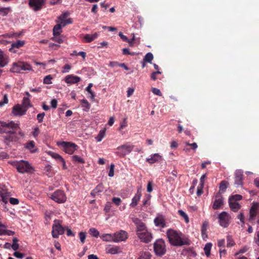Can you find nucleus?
<instances>
[{"instance_id": "obj_1", "label": "nucleus", "mask_w": 259, "mask_h": 259, "mask_svg": "<svg viewBox=\"0 0 259 259\" xmlns=\"http://www.w3.org/2000/svg\"><path fill=\"white\" fill-rule=\"evenodd\" d=\"M18 130H20L19 123H15L13 121L10 122L0 121V133L7 134L4 137V142L7 144L14 141L16 139L14 135Z\"/></svg>"}, {"instance_id": "obj_2", "label": "nucleus", "mask_w": 259, "mask_h": 259, "mask_svg": "<svg viewBox=\"0 0 259 259\" xmlns=\"http://www.w3.org/2000/svg\"><path fill=\"white\" fill-rule=\"evenodd\" d=\"M169 242L172 246H181L189 245V240L181 232L172 229H168L166 232Z\"/></svg>"}, {"instance_id": "obj_3", "label": "nucleus", "mask_w": 259, "mask_h": 259, "mask_svg": "<svg viewBox=\"0 0 259 259\" xmlns=\"http://www.w3.org/2000/svg\"><path fill=\"white\" fill-rule=\"evenodd\" d=\"M22 71H33L32 66L27 62L19 61L13 63L10 71L15 73H20Z\"/></svg>"}, {"instance_id": "obj_4", "label": "nucleus", "mask_w": 259, "mask_h": 259, "mask_svg": "<svg viewBox=\"0 0 259 259\" xmlns=\"http://www.w3.org/2000/svg\"><path fill=\"white\" fill-rule=\"evenodd\" d=\"M13 165L20 173H31L34 171V168L31 165L28 161L26 160H22L14 161Z\"/></svg>"}, {"instance_id": "obj_5", "label": "nucleus", "mask_w": 259, "mask_h": 259, "mask_svg": "<svg viewBox=\"0 0 259 259\" xmlns=\"http://www.w3.org/2000/svg\"><path fill=\"white\" fill-rule=\"evenodd\" d=\"M66 18L58 17V19L56 20L57 24L53 28L54 35H60L62 32V28L65 26L67 24L72 23V20L71 18L66 19Z\"/></svg>"}, {"instance_id": "obj_6", "label": "nucleus", "mask_w": 259, "mask_h": 259, "mask_svg": "<svg viewBox=\"0 0 259 259\" xmlns=\"http://www.w3.org/2000/svg\"><path fill=\"white\" fill-rule=\"evenodd\" d=\"M135 146L130 142H126L123 145L118 146L116 148L115 154L120 157H124L130 154L134 149Z\"/></svg>"}, {"instance_id": "obj_7", "label": "nucleus", "mask_w": 259, "mask_h": 259, "mask_svg": "<svg viewBox=\"0 0 259 259\" xmlns=\"http://www.w3.org/2000/svg\"><path fill=\"white\" fill-rule=\"evenodd\" d=\"M57 145L63 147V151L69 155L73 154L78 148L76 144L69 142L59 141L57 142Z\"/></svg>"}, {"instance_id": "obj_8", "label": "nucleus", "mask_w": 259, "mask_h": 259, "mask_svg": "<svg viewBox=\"0 0 259 259\" xmlns=\"http://www.w3.org/2000/svg\"><path fill=\"white\" fill-rule=\"evenodd\" d=\"M242 196L239 194H235L230 196L229 198V204L231 209L233 211H237L240 209L241 205L238 201L241 200Z\"/></svg>"}, {"instance_id": "obj_9", "label": "nucleus", "mask_w": 259, "mask_h": 259, "mask_svg": "<svg viewBox=\"0 0 259 259\" xmlns=\"http://www.w3.org/2000/svg\"><path fill=\"white\" fill-rule=\"evenodd\" d=\"M154 250L157 255L161 256L166 252L165 242L162 239L157 240L154 244Z\"/></svg>"}, {"instance_id": "obj_10", "label": "nucleus", "mask_w": 259, "mask_h": 259, "mask_svg": "<svg viewBox=\"0 0 259 259\" xmlns=\"http://www.w3.org/2000/svg\"><path fill=\"white\" fill-rule=\"evenodd\" d=\"M64 232V229L60 224V221L59 220H55L52 227V234L53 237L57 238L60 235L63 234Z\"/></svg>"}, {"instance_id": "obj_11", "label": "nucleus", "mask_w": 259, "mask_h": 259, "mask_svg": "<svg viewBox=\"0 0 259 259\" xmlns=\"http://www.w3.org/2000/svg\"><path fill=\"white\" fill-rule=\"evenodd\" d=\"M230 219L231 217L229 213L223 211L219 214V223L222 227L227 228L229 225Z\"/></svg>"}, {"instance_id": "obj_12", "label": "nucleus", "mask_w": 259, "mask_h": 259, "mask_svg": "<svg viewBox=\"0 0 259 259\" xmlns=\"http://www.w3.org/2000/svg\"><path fill=\"white\" fill-rule=\"evenodd\" d=\"M46 0H29V6L30 8L37 12L41 10L45 6Z\"/></svg>"}, {"instance_id": "obj_13", "label": "nucleus", "mask_w": 259, "mask_h": 259, "mask_svg": "<svg viewBox=\"0 0 259 259\" xmlns=\"http://www.w3.org/2000/svg\"><path fill=\"white\" fill-rule=\"evenodd\" d=\"M52 200L59 203H63L66 202L67 197L65 193L61 190L56 191L51 196Z\"/></svg>"}, {"instance_id": "obj_14", "label": "nucleus", "mask_w": 259, "mask_h": 259, "mask_svg": "<svg viewBox=\"0 0 259 259\" xmlns=\"http://www.w3.org/2000/svg\"><path fill=\"white\" fill-rule=\"evenodd\" d=\"M243 171L242 169H237L234 173V184L237 187H242L243 182Z\"/></svg>"}, {"instance_id": "obj_15", "label": "nucleus", "mask_w": 259, "mask_h": 259, "mask_svg": "<svg viewBox=\"0 0 259 259\" xmlns=\"http://www.w3.org/2000/svg\"><path fill=\"white\" fill-rule=\"evenodd\" d=\"M27 111V109L18 104L12 108V114L15 116H21L25 115Z\"/></svg>"}, {"instance_id": "obj_16", "label": "nucleus", "mask_w": 259, "mask_h": 259, "mask_svg": "<svg viewBox=\"0 0 259 259\" xmlns=\"http://www.w3.org/2000/svg\"><path fill=\"white\" fill-rule=\"evenodd\" d=\"M113 234L114 242L124 241L126 240L128 237L127 233L124 230H120L119 231L113 233Z\"/></svg>"}, {"instance_id": "obj_17", "label": "nucleus", "mask_w": 259, "mask_h": 259, "mask_svg": "<svg viewBox=\"0 0 259 259\" xmlns=\"http://www.w3.org/2000/svg\"><path fill=\"white\" fill-rule=\"evenodd\" d=\"M140 240L146 243L150 242L152 238V234L148 230L137 234Z\"/></svg>"}, {"instance_id": "obj_18", "label": "nucleus", "mask_w": 259, "mask_h": 259, "mask_svg": "<svg viewBox=\"0 0 259 259\" xmlns=\"http://www.w3.org/2000/svg\"><path fill=\"white\" fill-rule=\"evenodd\" d=\"M133 222L136 226L137 235L147 230L145 224L138 218H133Z\"/></svg>"}, {"instance_id": "obj_19", "label": "nucleus", "mask_w": 259, "mask_h": 259, "mask_svg": "<svg viewBox=\"0 0 259 259\" xmlns=\"http://www.w3.org/2000/svg\"><path fill=\"white\" fill-rule=\"evenodd\" d=\"M259 214V203L253 202L250 209L249 220H253L255 219L257 214Z\"/></svg>"}, {"instance_id": "obj_20", "label": "nucleus", "mask_w": 259, "mask_h": 259, "mask_svg": "<svg viewBox=\"0 0 259 259\" xmlns=\"http://www.w3.org/2000/svg\"><path fill=\"white\" fill-rule=\"evenodd\" d=\"M224 198L220 194H217L212 205V208L214 210L218 209L224 204Z\"/></svg>"}, {"instance_id": "obj_21", "label": "nucleus", "mask_w": 259, "mask_h": 259, "mask_svg": "<svg viewBox=\"0 0 259 259\" xmlns=\"http://www.w3.org/2000/svg\"><path fill=\"white\" fill-rule=\"evenodd\" d=\"M105 251L107 253L111 254H116L120 253L122 252L119 246H115L112 245H108L105 248Z\"/></svg>"}, {"instance_id": "obj_22", "label": "nucleus", "mask_w": 259, "mask_h": 259, "mask_svg": "<svg viewBox=\"0 0 259 259\" xmlns=\"http://www.w3.org/2000/svg\"><path fill=\"white\" fill-rule=\"evenodd\" d=\"M24 147L30 153H34L37 152L38 149L33 141H29L24 144Z\"/></svg>"}, {"instance_id": "obj_23", "label": "nucleus", "mask_w": 259, "mask_h": 259, "mask_svg": "<svg viewBox=\"0 0 259 259\" xmlns=\"http://www.w3.org/2000/svg\"><path fill=\"white\" fill-rule=\"evenodd\" d=\"M154 223L156 227L163 228L165 227V222L164 217L161 214H158L154 220Z\"/></svg>"}, {"instance_id": "obj_24", "label": "nucleus", "mask_w": 259, "mask_h": 259, "mask_svg": "<svg viewBox=\"0 0 259 259\" xmlns=\"http://www.w3.org/2000/svg\"><path fill=\"white\" fill-rule=\"evenodd\" d=\"M81 79L79 77L74 75H68L65 78V81L67 84H71L77 83L80 81Z\"/></svg>"}, {"instance_id": "obj_25", "label": "nucleus", "mask_w": 259, "mask_h": 259, "mask_svg": "<svg viewBox=\"0 0 259 259\" xmlns=\"http://www.w3.org/2000/svg\"><path fill=\"white\" fill-rule=\"evenodd\" d=\"M162 159V157L158 153H155L151 155L150 158H146V161L150 164H153L159 162Z\"/></svg>"}, {"instance_id": "obj_26", "label": "nucleus", "mask_w": 259, "mask_h": 259, "mask_svg": "<svg viewBox=\"0 0 259 259\" xmlns=\"http://www.w3.org/2000/svg\"><path fill=\"white\" fill-rule=\"evenodd\" d=\"M142 196V193L141 191H140V189H139L137 191V193L135 195L134 197L132 198V202L130 204V206L132 207H136L138 203V201L141 199Z\"/></svg>"}, {"instance_id": "obj_27", "label": "nucleus", "mask_w": 259, "mask_h": 259, "mask_svg": "<svg viewBox=\"0 0 259 259\" xmlns=\"http://www.w3.org/2000/svg\"><path fill=\"white\" fill-rule=\"evenodd\" d=\"M104 191V187L102 184H99L94 188L91 193V195L95 197L97 196H99Z\"/></svg>"}, {"instance_id": "obj_28", "label": "nucleus", "mask_w": 259, "mask_h": 259, "mask_svg": "<svg viewBox=\"0 0 259 259\" xmlns=\"http://www.w3.org/2000/svg\"><path fill=\"white\" fill-rule=\"evenodd\" d=\"M11 196V194L10 192H8L4 190H0L1 200L5 204L7 203Z\"/></svg>"}, {"instance_id": "obj_29", "label": "nucleus", "mask_w": 259, "mask_h": 259, "mask_svg": "<svg viewBox=\"0 0 259 259\" xmlns=\"http://www.w3.org/2000/svg\"><path fill=\"white\" fill-rule=\"evenodd\" d=\"M100 238L103 241L114 242L113 234H103L100 236Z\"/></svg>"}, {"instance_id": "obj_30", "label": "nucleus", "mask_w": 259, "mask_h": 259, "mask_svg": "<svg viewBox=\"0 0 259 259\" xmlns=\"http://www.w3.org/2000/svg\"><path fill=\"white\" fill-rule=\"evenodd\" d=\"M98 35V32H95L94 34H87L84 36L83 39L85 42L89 43L97 38Z\"/></svg>"}, {"instance_id": "obj_31", "label": "nucleus", "mask_w": 259, "mask_h": 259, "mask_svg": "<svg viewBox=\"0 0 259 259\" xmlns=\"http://www.w3.org/2000/svg\"><path fill=\"white\" fill-rule=\"evenodd\" d=\"M25 44V41L18 40L16 42L12 43L11 45V48L9 49L10 52L15 53L16 51H13L14 48H19L23 46Z\"/></svg>"}, {"instance_id": "obj_32", "label": "nucleus", "mask_w": 259, "mask_h": 259, "mask_svg": "<svg viewBox=\"0 0 259 259\" xmlns=\"http://www.w3.org/2000/svg\"><path fill=\"white\" fill-rule=\"evenodd\" d=\"M208 226V224L206 221H204L201 227V235L203 239L205 240L206 238H207V229Z\"/></svg>"}, {"instance_id": "obj_33", "label": "nucleus", "mask_w": 259, "mask_h": 259, "mask_svg": "<svg viewBox=\"0 0 259 259\" xmlns=\"http://www.w3.org/2000/svg\"><path fill=\"white\" fill-rule=\"evenodd\" d=\"M119 35L120 36L121 38L124 41H126L129 43L130 46H133V41L135 40V34H133V37L131 39H128L127 37L124 35L121 32L119 33Z\"/></svg>"}, {"instance_id": "obj_34", "label": "nucleus", "mask_w": 259, "mask_h": 259, "mask_svg": "<svg viewBox=\"0 0 259 259\" xmlns=\"http://www.w3.org/2000/svg\"><path fill=\"white\" fill-rule=\"evenodd\" d=\"M151 255L149 251H142L140 252L139 256L137 259H151Z\"/></svg>"}, {"instance_id": "obj_35", "label": "nucleus", "mask_w": 259, "mask_h": 259, "mask_svg": "<svg viewBox=\"0 0 259 259\" xmlns=\"http://www.w3.org/2000/svg\"><path fill=\"white\" fill-rule=\"evenodd\" d=\"M81 106L83 110L85 111H88L91 108V105L86 99H82L80 101Z\"/></svg>"}, {"instance_id": "obj_36", "label": "nucleus", "mask_w": 259, "mask_h": 259, "mask_svg": "<svg viewBox=\"0 0 259 259\" xmlns=\"http://www.w3.org/2000/svg\"><path fill=\"white\" fill-rule=\"evenodd\" d=\"M20 105L23 106L24 108L27 109V110L29 107L31 106L29 99L28 97H23L22 104Z\"/></svg>"}, {"instance_id": "obj_37", "label": "nucleus", "mask_w": 259, "mask_h": 259, "mask_svg": "<svg viewBox=\"0 0 259 259\" xmlns=\"http://www.w3.org/2000/svg\"><path fill=\"white\" fill-rule=\"evenodd\" d=\"M105 132H106L105 129H103V130L100 131L98 135L95 138V139L97 142H99L102 140V139L104 138V137L105 136Z\"/></svg>"}, {"instance_id": "obj_38", "label": "nucleus", "mask_w": 259, "mask_h": 259, "mask_svg": "<svg viewBox=\"0 0 259 259\" xmlns=\"http://www.w3.org/2000/svg\"><path fill=\"white\" fill-rule=\"evenodd\" d=\"M212 247V244L211 243H207L204 247V251L205 255L208 257L210 254V250Z\"/></svg>"}, {"instance_id": "obj_39", "label": "nucleus", "mask_w": 259, "mask_h": 259, "mask_svg": "<svg viewBox=\"0 0 259 259\" xmlns=\"http://www.w3.org/2000/svg\"><path fill=\"white\" fill-rule=\"evenodd\" d=\"M89 234L93 237H98L99 236V232L95 228H91L89 231Z\"/></svg>"}, {"instance_id": "obj_40", "label": "nucleus", "mask_w": 259, "mask_h": 259, "mask_svg": "<svg viewBox=\"0 0 259 259\" xmlns=\"http://www.w3.org/2000/svg\"><path fill=\"white\" fill-rule=\"evenodd\" d=\"M0 231H1V234L2 235L12 236L15 234L14 231L6 230V228L3 229H0Z\"/></svg>"}, {"instance_id": "obj_41", "label": "nucleus", "mask_w": 259, "mask_h": 259, "mask_svg": "<svg viewBox=\"0 0 259 259\" xmlns=\"http://www.w3.org/2000/svg\"><path fill=\"white\" fill-rule=\"evenodd\" d=\"M49 154L52 157L60 162H61V161H63V160L64 159L63 157L58 153L53 152H50Z\"/></svg>"}, {"instance_id": "obj_42", "label": "nucleus", "mask_w": 259, "mask_h": 259, "mask_svg": "<svg viewBox=\"0 0 259 259\" xmlns=\"http://www.w3.org/2000/svg\"><path fill=\"white\" fill-rule=\"evenodd\" d=\"M153 59V54L149 52L146 54L144 58V61L148 63H151L152 60Z\"/></svg>"}, {"instance_id": "obj_43", "label": "nucleus", "mask_w": 259, "mask_h": 259, "mask_svg": "<svg viewBox=\"0 0 259 259\" xmlns=\"http://www.w3.org/2000/svg\"><path fill=\"white\" fill-rule=\"evenodd\" d=\"M72 160L74 162H77L80 163H84L85 162L84 160L81 157L75 155L71 157Z\"/></svg>"}, {"instance_id": "obj_44", "label": "nucleus", "mask_w": 259, "mask_h": 259, "mask_svg": "<svg viewBox=\"0 0 259 259\" xmlns=\"http://www.w3.org/2000/svg\"><path fill=\"white\" fill-rule=\"evenodd\" d=\"M8 64L7 59L2 54H0V66L4 67Z\"/></svg>"}, {"instance_id": "obj_45", "label": "nucleus", "mask_w": 259, "mask_h": 259, "mask_svg": "<svg viewBox=\"0 0 259 259\" xmlns=\"http://www.w3.org/2000/svg\"><path fill=\"white\" fill-rule=\"evenodd\" d=\"M51 39L59 44L62 43L64 41L63 36L60 35H54Z\"/></svg>"}, {"instance_id": "obj_46", "label": "nucleus", "mask_w": 259, "mask_h": 259, "mask_svg": "<svg viewBox=\"0 0 259 259\" xmlns=\"http://www.w3.org/2000/svg\"><path fill=\"white\" fill-rule=\"evenodd\" d=\"M178 213L184 219L186 223L189 222V219L188 215L182 210H179Z\"/></svg>"}, {"instance_id": "obj_47", "label": "nucleus", "mask_w": 259, "mask_h": 259, "mask_svg": "<svg viewBox=\"0 0 259 259\" xmlns=\"http://www.w3.org/2000/svg\"><path fill=\"white\" fill-rule=\"evenodd\" d=\"M18 240L17 238H13V244L11 245V247L15 251L17 250L19 248V244L18 243Z\"/></svg>"}, {"instance_id": "obj_48", "label": "nucleus", "mask_w": 259, "mask_h": 259, "mask_svg": "<svg viewBox=\"0 0 259 259\" xmlns=\"http://www.w3.org/2000/svg\"><path fill=\"white\" fill-rule=\"evenodd\" d=\"M11 11L10 8H2L0 6V15H7Z\"/></svg>"}, {"instance_id": "obj_49", "label": "nucleus", "mask_w": 259, "mask_h": 259, "mask_svg": "<svg viewBox=\"0 0 259 259\" xmlns=\"http://www.w3.org/2000/svg\"><path fill=\"white\" fill-rule=\"evenodd\" d=\"M79 237L80 242L81 244H84L85 242V238L87 237V233L84 232H80L79 233Z\"/></svg>"}, {"instance_id": "obj_50", "label": "nucleus", "mask_w": 259, "mask_h": 259, "mask_svg": "<svg viewBox=\"0 0 259 259\" xmlns=\"http://www.w3.org/2000/svg\"><path fill=\"white\" fill-rule=\"evenodd\" d=\"M229 185V183L227 181H223L221 182L220 185V190L225 191Z\"/></svg>"}, {"instance_id": "obj_51", "label": "nucleus", "mask_w": 259, "mask_h": 259, "mask_svg": "<svg viewBox=\"0 0 259 259\" xmlns=\"http://www.w3.org/2000/svg\"><path fill=\"white\" fill-rule=\"evenodd\" d=\"M53 79L52 76L51 75H47L44 78V83L47 84H50L52 83V80Z\"/></svg>"}, {"instance_id": "obj_52", "label": "nucleus", "mask_w": 259, "mask_h": 259, "mask_svg": "<svg viewBox=\"0 0 259 259\" xmlns=\"http://www.w3.org/2000/svg\"><path fill=\"white\" fill-rule=\"evenodd\" d=\"M227 247H231L235 245V242H234L233 239L229 235L227 236Z\"/></svg>"}, {"instance_id": "obj_53", "label": "nucleus", "mask_w": 259, "mask_h": 259, "mask_svg": "<svg viewBox=\"0 0 259 259\" xmlns=\"http://www.w3.org/2000/svg\"><path fill=\"white\" fill-rule=\"evenodd\" d=\"M127 123L126 121V118H124L123 119L122 121L120 123L119 127H118V130L119 131L123 130L124 128H125L126 126H127Z\"/></svg>"}, {"instance_id": "obj_54", "label": "nucleus", "mask_w": 259, "mask_h": 259, "mask_svg": "<svg viewBox=\"0 0 259 259\" xmlns=\"http://www.w3.org/2000/svg\"><path fill=\"white\" fill-rule=\"evenodd\" d=\"M9 100L8 95L7 94L4 95L3 97V101H0V107H2L4 106L5 104H7L8 103Z\"/></svg>"}, {"instance_id": "obj_55", "label": "nucleus", "mask_w": 259, "mask_h": 259, "mask_svg": "<svg viewBox=\"0 0 259 259\" xmlns=\"http://www.w3.org/2000/svg\"><path fill=\"white\" fill-rule=\"evenodd\" d=\"M112 207V204L111 202L108 201L106 203L104 210L107 213L110 211Z\"/></svg>"}, {"instance_id": "obj_56", "label": "nucleus", "mask_w": 259, "mask_h": 259, "mask_svg": "<svg viewBox=\"0 0 259 259\" xmlns=\"http://www.w3.org/2000/svg\"><path fill=\"white\" fill-rule=\"evenodd\" d=\"M39 133H40V131H39V128L38 126H36L34 128H33V131H32V134L33 136L35 138H36L37 137V136L39 134Z\"/></svg>"}, {"instance_id": "obj_57", "label": "nucleus", "mask_w": 259, "mask_h": 259, "mask_svg": "<svg viewBox=\"0 0 259 259\" xmlns=\"http://www.w3.org/2000/svg\"><path fill=\"white\" fill-rule=\"evenodd\" d=\"M112 201V202L116 206H119L121 203V200L119 197H113Z\"/></svg>"}, {"instance_id": "obj_58", "label": "nucleus", "mask_w": 259, "mask_h": 259, "mask_svg": "<svg viewBox=\"0 0 259 259\" xmlns=\"http://www.w3.org/2000/svg\"><path fill=\"white\" fill-rule=\"evenodd\" d=\"M71 66L68 64H65L64 65V66L63 67V69L62 70V72L63 73H67L69 71V70H70L71 69Z\"/></svg>"}, {"instance_id": "obj_59", "label": "nucleus", "mask_w": 259, "mask_h": 259, "mask_svg": "<svg viewBox=\"0 0 259 259\" xmlns=\"http://www.w3.org/2000/svg\"><path fill=\"white\" fill-rule=\"evenodd\" d=\"M203 184H199L197 188V195H201L203 193Z\"/></svg>"}, {"instance_id": "obj_60", "label": "nucleus", "mask_w": 259, "mask_h": 259, "mask_svg": "<svg viewBox=\"0 0 259 259\" xmlns=\"http://www.w3.org/2000/svg\"><path fill=\"white\" fill-rule=\"evenodd\" d=\"M45 115V113H44V112L39 113L37 115V119L39 123H41L42 122Z\"/></svg>"}, {"instance_id": "obj_61", "label": "nucleus", "mask_w": 259, "mask_h": 259, "mask_svg": "<svg viewBox=\"0 0 259 259\" xmlns=\"http://www.w3.org/2000/svg\"><path fill=\"white\" fill-rule=\"evenodd\" d=\"M114 165L113 164H111L110 165V170H109V171L108 173L109 177H113L114 174Z\"/></svg>"}, {"instance_id": "obj_62", "label": "nucleus", "mask_w": 259, "mask_h": 259, "mask_svg": "<svg viewBox=\"0 0 259 259\" xmlns=\"http://www.w3.org/2000/svg\"><path fill=\"white\" fill-rule=\"evenodd\" d=\"M9 201L11 204L13 205H16L18 204L19 203V200L16 198H10Z\"/></svg>"}, {"instance_id": "obj_63", "label": "nucleus", "mask_w": 259, "mask_h": 259, "mask_svg": "<svg viewBox=\"0 0 259 259\" xmlns=\"http://www.w3.org/2000/svg\"><path fill=\"white\" fill-rule=\"evenodd\" d=\"M152 92L154 94H155L156 95H157L159 96H162V93H161L160 90L158 89L153 88L152 89Z\"/></svg>"}, {"instance_id": "obj_64", "label": "nucleus", "mask_w": 259, "mask_h": 259, "mask_svg": "<svg viewBox=\"0 0 259 259\" xmlns=\"http://www.w3.org/2000/svg\"><path fill=\"white\" fill-rule=\"evenodd\" d=\"M254 242L259 245V231L257 232L254 239Z\"/></svg>"}]
</instances>
